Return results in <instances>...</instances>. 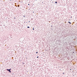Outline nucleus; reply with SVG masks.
Returning a JSON list of instances; mask_svg holds the SVG:
<instances>
[{"instance_id": "9", "label": "nucleus", "mask_w": 77, "mask_h": 77, "mask_svg": "<svg viewBox=\"0 0 77 77\" xmlns=\"http://www.w3.org/2000/svg\"><path fill=\"white\" fill-rule=\"evenodd\" d=\"M28 5H29V4H28Z\"/></svg>"}, {"instance_id": "7", "label": "nucleus", "mask_w": 77, "mask_h": 77, "mask_svg": "<svg viewBox=\"0 0 77 77\" xmlns=\"http://www.w3.org/2000/svg\"><path fill=\"white\" fill-rule=\"evenodd\" d=\"M33 30H34V28H33Z\"/></svg>"}, {"instance_id": "3", "label": "nucleus", "mask_w": 77, "mask_h": 77, "mask_svg": "<svg viewBox=\"0 0 77 77\" xmlns=\"http://www.w3.org/2000/svg\"><path fill=\"white\" fill-rule=\"evenodd\" d=\"M27 28H30V27L29 26H27Z\"/></svg>"}, {"instance_id": "8", "label": "nucleus", "mask_w": 77, "mask_h": 77, "mask_svg": "<svg viewBox=\"0 0 77 77\" xmlns=\"http://www.w3.org/2000/svg\"><path fill=\"white\" fill-rule=\"evenodd\" d=\"M63 74H64V72H63Z\"/></svg>"}, {"instance_id": "1", "label": "nucleus", "mask_w": 77, "mask_h": 77, "mask_svg": "<svg viewBox=\"0 0 77 77\" xmlns=\"http://www.w3.org/2000/svg\"><path fill=\"white\" fill-rule=\"evenodd\" d=\"M11 69H7V71H8L9 72H11Z\"/></svg>"}, {"instance_id": "10", "label": "nucleus", "mask_w": 77, "mask_h": 77, "mask_svg": "<svg viewBox=\"0 0 77 77\" xmlns=\"http://www.w3.org/2000/svg\"><path fill=\"white\" fill-rule=\"evenodd\" d=\"M14 18V19H16V18Z\"/></svg>"}, {"instance_id": "11", "label": "nucleus", "mask_w": 77, "mask_h": 77, "mask_svg": "<svg viewBox=\"0 0 77 77\" xmlns=\"http://www.w3.org/2000/svg\"><path fill=\"white\" fill-rule=\"evenodd\" d=\"M29 22H30V21H29Z\"/></svg>"}, {"instance_id": "2", "label": "nucleus", "mask_w": 77, "mask_h": 77, "mask_svg": "<svg viewBox=\"0 0 77 77\" xmlns=\"http://www.w3.org/2000/svg\"><path fill=\"white\" fill-rule=\"evenodd\" d=\"M55 3H57V1H56V2H55Z\"/></svg>"}, {"instance_id": "12", "label": "nucleus", "mask_w": 77, "mask_h": 77, "mask_svg": "<svg viewBox=\"0 0 77 77\" xmlns=\"http://www.w3.org/2000/svg\"><path fill=\"white\" fill-rule=\"evenodd\" d=\"M51 26V27H52V26Z\"/></svg>"}, {"instance_id": "4", "label": "nucleus", "mask_w": 77, "mask_h": 77, "mask_svg": "<svg viewBox=\"0 0 77 77\" xmlns=\"http://www.w3.org/2000/svg\"><path fill=\"white\" fill-rule=\"evenodd\" d=\"M69 24H71V22H69Z\"/></svg>"}, {"instance_id": "5", "label": "nucleus", "mask_w": 77, "mask_h": 77, "mask_svg": "<svg viewBox=\"0 0 77 77\" xmlns=\"http://www.w3.org/2000/svg\"><path fill=\"white\" fill-rule=\"evenodd\" d=\"M38 52H36V53H38Z\"/></svg>"}, {"instance_id": "6", "label": "nucleus", "mask_w": 77, "mask_h": 77, "mask_svg": "<svg viewBox=\"0 0 77 77\" xmlns=\"http://www.w3.org/2000/svg\"><path fill=\"white\" fill-rule=\"evenodd\" d=\"M38 57H39L38 56L37 57V58H38Z\"/></svg>"}]
</instances>
